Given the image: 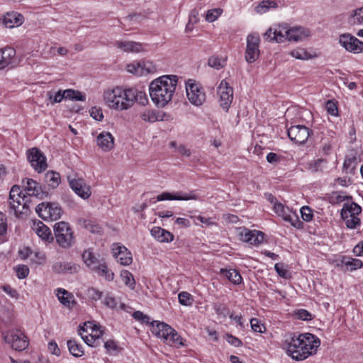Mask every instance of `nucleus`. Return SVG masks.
<instances>
[{"instance_id":"37998d69","label":"nucleus","mask_w":363,"mask_h":363,"mask_svg":"<svg viewBox=\"0 0 363 363\" xmlns=\"http://www.w3.org/2000/svg\"><path fill=\"white\" fill-rule=\"evenodd\" d=\"M79 335L81 336L82 339L84 341V342L89 346L94 347V343L95 342L96 339H99L101 336L103 335V331L99 330V334H89V335H84L82 332H79Z\"/></svg>"},{"instance_id":"2f4dec72","label":"nucleus","mask_w":363,"mask_h":363,"mask_svg":"<svg viewBox=\"0 0 363 363\" xmlns=\"http://www.w3.org/2000/svg\"><path fill=\"white\" fill-rule=\"evenodd\" d=\"M79 224L92 233H101L102 231L101 227L92 220L81 218L79 220Z\"/></svg>"},{"instance_id":"774afa93","label":"nucleus","mask_w":363,"mask_h":363,"mask_svg":"<svg viewBox=\"0 0 363 363\" xmlns=\"http://www.w3.org/2000/svg\"><path fill=\"white\" fill-rule=\"evenodd\" d=\"M133 317L143 323H148L150 321V318L139 311H135L133 314Z\"/></svg>"},{"instance_id":"3c124183","label":"nucleus","mask_w":363,"mask_h":363,"mask_svg":"<svg viewBox=\"0 0 363 363\" xmlns=\"http://www.w3.org/2000/svg\"><path fill=\"white\" fill-rule=\"evenodd\" d=\"M104 347L108 353L112 354H116L121 350V348L118 346L114 340H108L104 342Z\"/></svg>"},{"instance_id":"6ab92c4d","label":"nucleus","mask_w":363,"mask_h":363,"mask_svg":"<svg viewBox=\"0 0 363 363\" xmlns=\"http://www.w3.org/2000/svg\"><path fill=\"white\" fill-rule=\"evenodd\" d=\"M97 145L105 152L110 151L114 146V138L108 132L101 133L96 138Z\"/></svg>"},{"instance_id":"58836bf2","label":"nucleus","mask_w":363,"mask_h":363,"mask_svg":"<svg viewBox=\"0 0 363 363\" xmlns=\"http://www.w3.org/2000/svg\"><path fill=\"white\" fill-rule=\"evenodd\" d=\"M349 23L351 25L363 24V7L353 11L349 18Z\"/></svg>"},{"instance_id":"603ef678","label":"nucleus","mask_w":363,"mask_h":363,"mask_svg":"<svg viewBox=\"0 0 363 363\" xmlns=\"http://www.w3.org/2000/svg\"><path fill=\"white\" fill-rule=\"evenodd\" d=\"M64 95L65 94L62 90H59L55 95H53L51 91H48L47 94L48 99L52 104L61 102L65 98Z\"/></svg>"},{"instance_id":"1a4fd4ad","label":"nucleus","mask_w":363,"mask_h":363,"mask_svg":"<svg viewBox=\"0 0 363 363\" xmlns=\"http://www.w3.org/2000/svg\"><path fill=\"white\" fill-rule=\"evenodd\" d=\"M4 340L6 343L11 344L12 348L16 351H23L28 346V337L20 330L4 335Z\"/></svg>"},{"instance_id":"f03ea898","label":"nucleus","mask_w":363,"mask_h":363,"mask_svg":"<svg viewBox=\"0 0 363 363\" xmlns=\"http://www.w3.org/2000/svg\"><path fill=\"white\" fill-rule=\"evenodd\" d=\"M176 75H164L150 84V96L158 107H164L171 100L177 84Z\"/></svg>"},{"instance_id":"473e14b6","label":"nucleus","mask_w":363,"mask_h":363,"mask_svg":"<svg viewBox=\"0 0 363 363\" xmlns=\"http://www.w3.org/2000/svg\"><path fill=\"white\" fill-rule=\"evenodd\" d=\"M289 28L286 26H279L274 29L273 37L277 43H283L288 40Z\"/></svg>"},{"instance_id":"9b49d317","label":"nucleus","mask_w":363,"mask_h":363,"mask_svg":"<svg viewBox=\"0 0 363 363\" xmlns=\"http://www.w3.org/2000/svg\"><path fill=\"white\" fill-rule=\"evenodd\" d=\"M339 43L349 52L360 53L363 52V42L354 36L345 33L340 35Z\"/></svg>"},{"instance_id":"6e6d98bb","label":"nucleus","mask_w":363,"mask_h":363,"mask_svg":"<svg viewBox=\"0 0 363 363\" xmlns=\"http://www.w3.org/2000/svg\"><path fill=\"white\" fill-rule=\"evenodd\" d=\"M222 10L220 9H211L207 11L206 20L208 22L216 21L218 17L221 14Z\"/></svg>"},{"instance_id":"4c0bfd02","label":"nucleus","mask_w":363,"mask_h":363,"mask_svg":"<svg viewBox=\"0 0 363 363\" xmlns=\"http://www.w3.org/2000/svg\"><path fill=\"white\" fill-rule=\"evenodd\" d=\"M141 118L149 123H154L157 121H162V116L155 111L147 110L140 115Z\"/></svg>"},{"instance_id":"aec40b11","label":"nucleus","mask_w":363,"mask_h":363,"mask_svg":"<svg viewBox=\"0 0 363 363\" xmlns=\"http://www.w3.org/2000/svg\"><path fill=\"white\" fill-rule=\"evenodd\" d=\"M16 55V50L12 48L0 49V70L11 65L13 58Z\"/></svg>"},{"instance_id":"052dcab7","label":"nucleus","mask_w":363,"mask_h":363,"mask_svg":"<svg viewBox=\"0 0 363 363\" xmlns=\"http://www.w3.org/2000/svg\"><path fill=\"white\" fill-rule=\"evenodd\" d=\"M297 318L303 320H310L312 319V315L305 309L297 310L295 313Z\"/></svg>"},{"instance_id":"7ed1b4c3","label":"nucleus","mask_w":363,"mask_h":363,"mask_svg":"<svg viewBox=\"0 0 363 363\" xmlns=\"http://www.w3.org/2000/svg\"><path fill=\"white\" fill-rule=\"evenodd\" d=\"M133 94L129 89L116 86L104 91V99L106 104L111 108L123 111L130 108V103Z\"/></svg>"},{"instance_id":"0eeeda50","label":"nucleus","mask_w":363,"mask_h":363,"mask_svg":"<svg viewBox=\"0 0 363 363\" xmlns=\"http://www.w3.org/2000/svg\"><path fill=\"white\" fill-rule=\"evenodd\" d=\"M189 101L195 106H201L206 100V95L199 86L193 80L189 79L186 84Z\"/></svg>"},{"instance_id":"a878e982","label":"nucleus","mask_w":363,"mask_h":363,"mask_svg":"<svg viewBox=\"0 0 363 363\" xmlns=\"http://www.w3.org/2000/svg\"><path fill=\"white\" fill-rule=\"evenodd\" d=\"M82 256L85 264L92 271L103 261L99 259L90 249L84 250Z\"/></svg>"},{"instance_id":"338daca9","label":"nucleus","mask_w":363,"mask_h":363,"mask_svg":"<svg viewBox=\"0 0 363 363\" xmlns=\"http://www.w3.org/2000/svg\"><path fill=\"white\" fill-rule=\"evenodd\" d=\"M7 231L6 216L0 212V235H4Z\"/></svg>"},{"instance_id":"bb28decb","label":"nucleus","mask_w":363,"mask_h":363,"mask_svg":"<svg viewBox=\"0 0 363 363\" xmlns=\"http://www.w3.org/2000/svg\"><path fill=\"white\" fill-rule=\"evenodd\" d=\"M36 234L45 241L51 242L53 240V236L51 230L41 221H38L33 228Z\"/></svg>"},{"instance_id":"a211bd4d","label":"nucleus","mask_w":363,"mask_h":363,"mask_svg":"<svg viewBox=\"0 0 363 363\" xmlns=\"http://www.w3.org/2000/svg\"><path fill=\"white\" fill-rule=\"evenodd\" d=\"M113 256L121 264L126 266L132 263L133 258L130 251L125 246H117L113 248Z\"/></svg>"},{"instance_id":"cd10ccee","label":"nucleus","mask_w":363,"mask_h":363,"mask_svg":"<svg viewBox=\"0 0 363 363\" xmlns=\"http://www.w3.org/2000/svg\"><path fill=\"white\" fill-rule=\"evenodd\" d=\"M56 295L60 302L65 306L70 308L72 304L75 303L73 299V295L65 289L61 288L57 289Z\"/></svg>"},{"instance_id":"c9c22d12","label":"nucleus","mask_w":363,"mask_h":363,"mask_svg":"<svg viewBox=\"0 0 363 363\" xmlns=\"http://www.w3.org/2000/svg\"><path fill=\"white\" fill-rule=\"evenodd\" d=\"M277 3L274 0H263L255 7V11L258 13H265L270 8H277Z\"/></svg>"},{"instance_id":"bf43d9fd","label":"nucleus","mask_w":363,"mask_h":363,"mask_svg":"<svg viewBox=\"0 0 363 363\" xmlns=\"http://www.w3.org/2000/svg\"><path fill=\"white\" fill-rule=\"evenodd\" d=\"M291 55L298 60H306L309 58L308 52L302 48L296 49L291 52Z\"/></svg>"},{"instance_id":"13d9d810","label":"nucleus","mask_w":363,"mask_h":363,"mask_svg":"<svg viewBox=\"0 0 363 363\" xmlns=\"http://www.w3.org/2000/svg\"><path fill=\"white\" fill-rule=\"evenodd\" d=\"M250 325L252 329L257 333H263L265 330V327L263 324H260L257 318H253L250 320Z\"/></svg>"},{"instance_id":"f3484780","label":"nucleus","mask_w":363,"mask_h":363,"mask_svg":"<svg viewBox=\"0 0 363 363\" xmlns=\"http://www.w3.org/2000/svg\"><path fill=\"white\" fill-rule=\"evenodd\" d=\"M174 332V329L164 323L154 321L152 323V333L157 337L166 340V337Z\"/></svg>"},{"instance_id":"20e7f679","label":"nucleus","mask_w":363,"mask_h":363,"mask_svg":"<svg viewBox=\"0 0 363 363\" xmlns=\"http://www.w3.org/2000/svg\"><path fill=\"white\" fill-rule=\"evenodd\" d=\"M54 233L56 242L63 248H69L74 243L73 231L66 222L61 221L55 223Z\"/></svg>"},{"instance_id":"4be33fe9","label":"nucleus","mask_w":363,"mask_h":363,"mask_svg":"<svg viewBox=\"0 0 363 363\" xmlns=\"http://www.w3.org/2000/svg\"><path fill=\"white\" fill-rule=\"evenodd\" d=\"M114 45L124 52H140L144 50L141 43L133 41L118 40Z\"/></svg>"},{"instance_id":"7c9ffc66","label":"nucleus","mask_w":363,"mask_h":363,"mask_svg":"<svg viewBox=\"0 0 363 363\" xmlns=\"http://www.w3.org/2000/svg\"><path fill=\"white\" fill-rule=\"evenodd\" d=\"M129 91H131L133 96L130 97L131 100L130 103V108L134 104L135 102H137L143 106H145L148 100L146 96V94L142 91H138L134 88H129Z\"/></svg>"},{"instance_id":"69168bd1","label":"nucleus","mask_w":363,"mask_h":363,"mask_svg":"<svg viewBox=\"0 0 363 363\" xmlns=\"http://www.w3.org/2000/svg\"><path fill=\"white\" fill-rule=\"evenodd\" d=\"M325 108H326L327 112L329 114H330L332 116L337 115V112H338L337 107V105L335 104V103H334L333 101H332L330 100L328 101L326 103V105H325Z\"/></svg>"},{"instance_id":"2eb2a0df","label":"nucleus","mask_w":363,"mask_h":363,"mask_svg":"<svg viewBox=\"0 0 363 363\" xmlns=\"http://www.w3.org/2000/svg\"><path fill=\"white\" fill-rule=\"evenodd\" d=\"M240 240L250 245H259L264 240V233L257 230H250L244 228L240 233Z\"/></svg>"},{"instance_id":"79ce46f5","label":"nucleus","mask_w":363,"mask_h":363,"mask_svg":"<svg viewBox=\"0 0 363 363\" xmlns=\"http://www.w3.org/2000/svg\"><path fill=\"white\" fill-rule=\"evenodd\" d=\"M167 344L170 345L180 346L183 345V342H182V338L180 335L177 333V331L174 329V332L171 333L169 335L166 337V340L164 341Z\"/></svg>"},{"instance_id":"8fccbe9b","label":"nucleus","mask_w":363,"mask_h":363,"mask_svg":"<svg viewBox=\"0 0 363 363\" xmlns=\"http://www.w3.org/2000/svg\"><path fill=\"white\" fill-rule=\"evenodd\" d=\"M179 302L183 306H191L193 298L191 295L186 291L180 292L178 295Z\"/></svg>"},{"instance_id":"f704fd0d","label":"nucleus","mask_w":363,"mask_h":363,"mask_svg":"<svg viewBox=\"0 0 363 363\" xmlns=\"http://www.w3.org/2000/svg\"><path fill=\"white\" fill-rule=\"evenodd\" d=\"M69 351L74 357H79L84 354V350L81 345L74 340H69L67 342Z\"/></svg>"},{"instance_id":"c85d7f7f","label":"nucleus","mask_w":363,"mask_h":363,"mask_svg":"<svg viewBox=\"0 0 363 363\" xmlns=\"http://www.w3.org/2000/svg\"><path fill=\"white\" fill-rule=\"evenodd\" d=\"M220 274L235 285H238L242 282V277L240 274L235 269H226L222 268L220 270Z\"/></svg>"},{"instance_id":"c756f323","label":"nucleus","mask_w":363,"mask_h":363,"mask_svg":"<svg viewBox=\"0 0 363 363\" xmlns=\"http://www.w3.org/2000/svg\"><path fill=\"white\" fill-rule=\"evenodd\" d=\"M45 182L48 185V189L50 188L54 189L59 186L61 182L60 175L56 172H48L45 175Z\"/></svg>"},{"instance_id":"c03bdc74","label":"nucleus","mask_w":363,"mask_h":363,"mask_svg":"<svg viewBox=\"0 0 363 363\" xmlns=\"http://www.w3.org/2000/svg\"><path fill=\"white\" fill-rule=\"evenodd\" d=\"M213 308L218 315L221 316L224 318H225L227 316H228V315L230 313L228 308L224 303H213Z\"/></svg>"},{"instance_id":"4468645a","label":"nucleus","mask_w":363,"mask_h":363,"mask_svg":"<svg viewBox=\"0 0 363 363\" xmlns=\"http://www.w3.org/2000/svg\"><path fill=\"white\" fill-rule=\"evenodd\" d=\"M71 189L81 198L88 199L91 196V189L86 185L83 179H70L68 177Z\"/></svg>"},{"instance_id":"393cba45","label":"nucleus","mask_w":363,"mask_h":363,"mask_svg":"<svg viewBox=\"0 0 363 363\" xmlns=\"http://www.w3.org/2000/svg\"><path fill=\"white\" fill-rule=\"evenodd\" d=\"M151 235L159 242H169L174 239V235L172 233L160 228L153 227L151 229Z\"/></svg>"},{"instance_id":"ea45409f","label":"nucleus","mask_w":363,"mask_h":363,"mask_svg":"<svg viewBox=\"0 0 363 363\" xmlns=\"http://www.w3.org/2000/svg\"><path fill=\"white\" fill-rule=\"evenodd\" d=\"M341 262L342 264L349 267L350 271L361 268L362 266V262L361 260L350 257H343Z\"/></svg>"},{"instance_id":"39448f33","label":"nucleus","mask_w":363,"mask_h":363,"mask_svg":"<svg viewBox=\"0 0 363 363\" xmlns=\"http://www.w3.org/2000/svg\"><path fill=\"white\" fill-rule=\"evenodd\" d=\"M38 216L44 220H56L60 218L62 209L57 203L43 202L35 208Z\"/></svg>"},{"instance_id":"4d7b16f0","label":"nucleus","mask_w":363,"mask_h":363,"mask_svg":"<svg viewBox=\"0 0 363 363\" xmlns=\"http://www.w3.org/2000/svg\"><path fill=\"white\" fill-rule=\"evenodd\" d=\"M90 329L91 333L99 331V328L94 324L92 322H86L84 323L83 326H79V328L78 330L79 332H85L87 333L88 330Z\"/></svg>"},{"instance_id":"5fc2aeb1","label":"nucleus","mask_w":363,"mask_h":363,"mask_svg":"<svg viewBox=\"0 0 363 363\" xmlns=\"http://www.w3.org/2000/svg\"><path fill=\"white\" fill-rule=\"evenodd\" d=\"M300 211L301 214V218H303V220L306 222L312 220L313 214L312 209L311 208L305 206L301 208Z\"/></svg>"},{"instance_id":"5701e85b","label":"nucleus","mask_w":363,"mask_h":363,"mask_svg":"<svg viewBox=\"0 0 363 363\" xmlns=\"http://www.w3.org/2000/svg\"><path fill=\"white\" fill-rule=\"evenodd\" d=\"M361 212L362 208L357 203H346L343 205V207L341 209L340 216H345L346 218L348 217L358 218V216L361 213Z\"/></svg>"},{"instance_id":"423d86ee","label":"nucleus","mask_w":363,"mask_h":363,"mask_svg":"<svg viewBox=\"0 0 363 363\" xmlns=\"http://www.w3.org/2000/svg\"><path fill=\"white\" fill-rule=\"evenodd\" d=\"M22 183L26 194L29 196H35L43 199L49 195L47 186H43L32 179L26 178L23 179Z\"/></svg>"},{"instance_id":"ddd939ff","label":"nucleus","mask_w":363,"mask_h":363,"mask_svg":"<svg viewBox=\"0 0 363 363\" xmlns=\"http://www.w3.org/2000/svg\"><path fill=\"white\" fill-rule=\"evenodd\" d=\"M218 94L220 96V106L228 111L233 101V89L225 80H222L218 87Z\"/></svg>"},{"instance_id":"f257e3e1","label":"nucleus","mask_w":363,"mask_h":363,"mask_svg":"<svg viewBox=\"0 0 363 363\" xmlns=\"http://www.w3.org/2000/svg\"><path fill=\"white\" fill-rule=\"evenodd\" d=\"M320 344L319 339L311 333L289 334L285 337L283 348L293 359L302 361L315 354Z\"/></svg>"},{"instance_id":"6e6552de","label":"nucleus","mask_w":363,"mask_h":363,"mask_svg":"<svg viewBox=\"0 0 363 363\" xmlns=\"http://www.w3.org/2000/svg\"><path fill=\"white\" fill-rule=\"evenodd\" d=\"M28 160L34 169L38 173L45 171L48 164L46 158L41 151L37 147H33L28 150Z\"/></svg>"},{"instance_id":"9d476101","label":"nucleus","mask_w":363,"mask_h":363,"mask_svg":"<svg viewBox=\"0 0 363 363\" xmlns=\"http://www.w3.org/2000/svg\"><path fill=\"white\" fill-rule=\"evenodd\" d=\"M259 36L257 34H250L247 38L245 60L248 63L254 62L259 55Z\"/></svg>"},{"instance_id":"864d4df0","label":"nucleus","mask_w":363,"mask_h":363,"mask_svg":"<svg viewBox=\"0 0 363 363\" xmlns=\"http://www.w3.org/2000/svg\"><path fill=\"white\" fill-rule=\"evenodd\" d=\"M16 272L17 277L20 279H23L28 276L29 268L27 265H18L16 268Z\"/></svg>"},{"instance_id":"a18cd8bd","label":"nucleus","mask_w":363,"mask_h":363,"mask_svg":"<svg viewBox=\"0 0 363 363\" xmlns=\"http://www.w3.org/2000/svg\"><path fill=\"white\" fill-rule=\"evenodd\" d=\"M341 218L344 220L347 228L357 229L361 225V220L359 218L348 217L346 218L345 216H341Z\"/></svg>"},{"instance_id":"f8f14e48","label":"nucleus","mask_w":363,"mask_h":363,"mask_svg":"<svg viewBox=\"0 0 363 363\" xmlns=\"http://www.w3.org/2000/svg\"><path fill=\"white\" fill-rule=\"evenodd\" d=\"M311 133L307 127L302 125L291 126L288 129V136L291 141L296 143H305Z\"/></svg>"},{"instance_id":"dca6fc26","label":"nucleus","mask_w":363,"mask_h":363,"mask_svg":"<svg viewBox=\"0 0 363 363\" xmlns=\"http://www.w3.org/2000/svg\"><path fill=\"white\" fill-rule=\"evenodd\" d=\"M198 199L197 194L194 191H190L189 193L183 192H163L162 194L157 196V201H164V200H179V201H188V200H196Z\"/></svg>"},{"instance_id":"e433bc0d","label":"nucleus","mask_w":363,"mask_h":363,"mask_svg":"<svg viewBox=\"0 0 363 363\" xmlns=\"http://www.w3.org/2000/svg\"><path fill=\"white\" fill-rule=\"evenodd\" d=\"M274 211L279 216H281L284 220H286L288 216L293 212L289 208L285 207L281 203H275L274 204Z\"/></svg>"},{"instance_id":"09e8293b","label":"nucleus","mask_w":363,"mask_h":363,"mask_svg":"<svg viewBox=\"0 0 363 363\" xmlns=\"http://www.w3.org/2000/svg\"><path fill=\"white\" fill-rule=\"evenodd\" d=\"M285 221L289 222L292 226L297 229L303 228V222L299 220L298 215L294 211L288 216Z\"/></svg>"},{"instance_id":"680f3d73","label":"nucleus","mask_w":363,"mask_h":363,"mask_svg":"<svg viewBox=\"0 0 363 363\" xmlns=\"http://www.w3.org/2000/svg\"><path fill=\"white\" fill-rule=\"evenodd\" d=\"M274 269L277 273L283 278H287L289 275V271L285 268L282 263H277L274 266Z\"/></svg>"},{"instance_id":"412c9836","label":"nucleus","mask_w":363,"mask_h":363,"mask_svg":"<svg viewBox=\"0 0 363 363\" xmlns=\"http://www.w3.org/2000/svg\"><path fill=\"white\" fill-rule=\"evenodd\" d=\"M23 21L24 17L21 14L13 11L7 13L6 15L4 16L3 24L6 28H12L21 26Z\"/></svg>"},{"instance_id":"0e129e2a","label":"nucleus","mask_w":363,"mask_h":363,"mask_svg":"<svg viewBox=\"0 0 363 363\" xmlns=\"http://www.w3.org/2000/svg\"><path fill=\"white\" fill-rule=\"evenodd\" d=\"M199 21V11L196 9H193L189 14V23L186 26V29H191L189 26L191 24H195Z\"/></svg>"},{"instance_id":"b1692460","label":"nucleus","mask_w":363,"mask_h":363,"mask_svg":"<svg viewBox=\"0 0 363 363\" xmlns=\"http://www.w3.org/2000/svg\"><path fill=\"white\" fill-rule=\"evenodd\" d=\"M310 35V31L303 27H295L289 29L288 40L301 41Z\"/></svg>"},{"instance_id":"72a5a7b5","label":"nucleus","mask_w":363,"mask_h":363,"mask_svg":"<svg viewBox=\"0 0 363 363\" xmlns=\"http://www.w3.org/2000/svg\"><path fill=\"white\" fill-rule=\"evenodd\" d=\"M99 276L104 277L108 281H112L114 274L108 268L105 262L102 261L100 264L94 270Z\"/></svg>"},{"instance_id":"a19ab883","label":"nucleus","mask_w":363,"mask_h":363,"mask_svg":"<svg viewBox=\"0 0 363 363\" xmlns=\"http://www.w3.org/2000/svg\"><path fill=\"white\" fill-rule=\"evenodd\" d=\"M226 59L213 55L208 58V65L214 69H220L225 65Z\"/></svg>"},{"instance_id":"de8ad7c7","label":"nucleus","mask_w":363,"mask_h":363,"mask_svg":"<svg viewBox=\"0 0 363 363\" xmlns=\"http://www.w3.org/2000/svg\"><path fill=\"white\" fill-rule=\"evenodd\" d=\"M122 279L125 285L131 289H134L135 281L133 274L127 270L123 271L121 274Z\"/></svg>"},{"instance_id":"e2e57ef3","label":"nucleus","mask_w":363,"mask_h":363,"mask_svg":"<svg viewBox=\"0 0 363 363\" xmlns=\"http://www.w3.org/2000/svg\"><path fill=\"white\" fill-rule=\"evenodd\" d=\"M91 116L96 121H101L104 118L102 110L96 107H92L90 110Z\"/></svg>"},{"instance_id":"49530a36","label":"nucleus","mask_w":363,"mask_h":363,"mask_svg":"<svg viewBox=\"0 0 363 363\" xmlns=\"http://www.w3.org/2000/svg\"><path fill=\"white\" fill-rule=\"evenodd\" d=\"M23 196L17 197L16 200H13V201H9L10 208L13 210L15 214L18 216V214H24L26 213V211H23L20 207L23 206L22 198Z\"/></svg>"}]
</instances>
